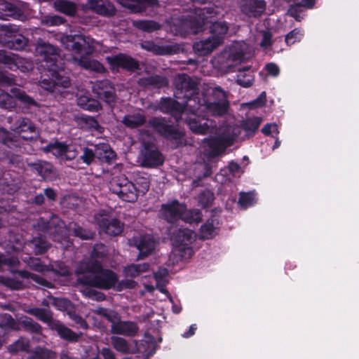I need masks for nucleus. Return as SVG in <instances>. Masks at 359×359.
I'll use <instances>...</instances> for the list:
<instances>
[{
    "instance_id": "obj_1",
    "label": "nucleus",
    "mask_w": 359,
    "mask_h": 359,
    "mask_svg": "<svg viewBox=\"0 0 359 359\" xmlns=\"http://www.w3.org/2000/svg\"><path fill=\"white\" fill-rule=\"evenodd\" d=\"M189 10L187 15H183L177 18L180 26L179 31L197 33L203 29L205 24L210 22V36L215 41H219L220 45L222 44L229 27L225 21L212 22L209 20L217 15L215 8L212 6L196 7L192 5Z\"/></svg>"
},
{
    "instance_id": "obj_2",
    "label": "nucleus",
    "mask_w": 359,
    "mask_h": 359,
    "mask_svg": "<svg viewBox=\"0 0 359 359\" xmlns=\"http://www.w3.org/2000/svg\"><path fill=\"white\" fill-rule=\"evenodd\" d=\"M41 55L43 57L41 66L46 69L39 81L42 88L50 92H56L57 88H69L71 81L65 75L64 62L60 58L59 48L49 43H44L39 48Z\"/></svg>"
},
{
    "instance_id": "obj_3",
    "label": "nucleus",
    "mask_w": 359,
    "mask_h": 359,
    "mask_svg": "<svg viewBox=\"0 0 359 359\" xmlns=\"http://www.w3.org/2000/svg\"><path fill=\"white\" fill-rule=\"evenodd\" d=\"M79 284L100 290L114 288L118 282V275L111 269H104L100 263L83 264L75 270Z\"/></svg>"
},
{
    "instance_id": "obj_4",
    "label": "nucleus",
    "mask_w": 359,
    "mask_h": 359,
    "mask_svg": "<svg viewBox=\"0 0 359 359\" xmlns=\"http://www.w3.org/2000/svg\"><path fill=\"white\" fill-rule=\"evenodd\" d=\"M194 109H201L213 116H223L228 113L230 102L227 93L220 86L210 88L207 93H201Z\"/></svg>"
},
{
    "instance_id": "obj_5",
    "label": "nucleus",
    "mask_w": 359,
    "mask_h": 359,
    "mask_svg": "<svg viewBox=\"0 0 359 359\" xmlns=\"http://www.w3.org/2000/svg\"><path fill=\"white\" fill-rule=\"evenodd\" d=\"M90 38L81 34L65 35L61 38L64 48L72 53L80 56V63L86 69L101 72L103 65L97 61H86L84 56H88L93 52V46L90 43Z\"/></svg>"
},
{
    "instance_id": "obj_6",
    "label": "nucleus",
    "mask_w": 359,
    "mask_h": 359,
    "mask_svg": "<svg viewBox=\"0 0 359 359\" xmlns=\"http://www.w3.org/2000/svg\"><path fill=\"white\" fill-rule=\"evenodd\" d=\"M158 214L161 219L170 224H174L180 219H184L190 224L198 222L201 219L198 210L187 211V205L177 199L163 203Z\"/></svg>"
},
{
    "instance_id": "obj_7",
    "label": "nucleus",
    "mask_w": 359,
    "mask_h": 359,
    "mask_svg": "<svg viewBox=\"0 0 359 359\" xmlns=\"http://www.w3.org/2000/svg\"><path fill=\"white\" fill-rule=\"evenodd\" d=\"M62 225V220L57 215L51 214L48 219L39 217L36 226L39 231L48 234L53 241L58 243V247L68 250L73 245V242L64 234Z\"/></svg>"
},
{
    "instance_id": "obj_8",
    "label": "nucleus",
    "mask_w": 359,
    "mask_h": 359,
    "mask_svg": "<svg viewBox=\"0 0 359 359\" xmlns=\"http://www.w3.org/2000/svg\"><path fill=\"white\" fill-rule=\"evenodd\" d=\"M175 90L174 95L177 99L184 100L187 107L196 109L198 100L201 96L198 83L187 74H179L175 78Z\"/></svg>"
},
{
    "instance_id": "obj_9",
    "label": "nucleus",
    "mask_w": 359,
    "mask_h": 359,
    "mask_svg": "<svg viewBox=\"0 0 359 359\" xmlns=\"http://www.w3.org/2000/svg\"><path fill=\"white\" fill-rule=\"evenodd\" d=\"M196 236L194 231L187 228H180L171 233L172 253L178 259H187L192 256L194 250L191 245L195 241Z\"/></svg>"
},
{
    "instance_id": "obj_10",
    "label": "nucleus",
    "mask_w": 359,
    "mask_h": 359,
    "mask_svg": "<svg viewBox=\"0 0 359 359\" xmlns=\"http://www.w3.org/2000/svg\"><path fill=\"white\" fill-rule=\"evenodd\" d=\"M148 125L157 134L168 140L181 141L184 137V133L176 126L169 123L165 117L154 116L148 121Z\"/></svg>"
},
{
    "instance_id": "obj_11",
    "label": "nucleus",
    "mask_w": 359,
    "mask_h": 359,
    "mask_svg": "<svg viewBox=\"0 0 359 359\" xmlns=\"http://www.w3.org/2000/svg\"><path fill=\"white\" fill-rule=\"evenodd\" d=\"M110 189L120 199L128 203H134L138 198L136 185L125 175L113 178Z\"/></svg>"
},
{
    "instance_id": "obj_12",
    "label": "nucleus",
    "mask_w": 359,
    "mask_h": 359,
    "mask_svg": "<svg viewBox=\"0 0 359 359\" xmlns=\"http://www.w3.org/2000/svg\"><path fill=\"white\" fill-rule=\"evenodd\" d=\"M106 61L113 71L118 72V69H121L129 72H135L140 69L139 61L125 53L107 56Z\"/></svg>"
},
{
    "instance_id": "obj_13",
    "label": "nucleus",
    "mask_w": 359,
    "mask_h": 359,
    "mask_svg": "<svg viewBox=\"0 0 359 359\" xmlns=\"http://www.w3.org/2000/svg\"><path fill=\"white\" fill-rule=\"evenodd\" d=\"M93 92L97 98L104 101L110 107L116 103L117 96L114 84L108 79L97 81L93 86Z\"/></svg>"
},
{
    "instance_id": "obj_14",
    "label": "nucleus",
    "mask_w": 359,
    "mask_h": 359,
    "mask_svg": "<svg viewBox=\"0 0 359 359\" xmlns=\"http://www.w3.org/2000/svg\"><path fill=\"white\" fill-rule=\"evenodd\" d=\"M235 138L232 135H223L208 139L207 141V156L214 158L222 155L226 149L232 146Z\"/></svg>"
},
{
    "instance_id": "obj_15",
    "label": "nucleus",
    "mask_w": 359,
    "mask_h": 359,
    "mask_svg": "<svg viewBox=\"0 0 359 359\" xmlns=\"http://www.w3.org/2000/svg\"><path fill=\"white\" fill-rule=\"evenodd\" d=\"M186 112L189 114L186 118L189 129L195 134L205 135L209 130V125L204 112L201 109L193 111L191 107H187Z\"/></svg>"
},
{
    "instance_id": "obj_16",
    "label": "nucleus",
    "mask_w": 359,
    "mask_h": 359,
    "mask_svg": "<svg viewBox=\"0 0 359 359\" xmlns=\"http://www.w3.org/2000/svg\"><path fill=\"white\" fill-rule=\"evenodd\" d=\"M13 130L19 135L21 133H28L29 135H20L26 141H36L39 137V130L32 120L27 117H20L15 120Z\"/></svg>"
},
{
    "instance_id": "obj_17",
    "label": "nucleus",
    "mask_w": 359,
    "mask_h": 359,
    "mask_svg": "<svg viewBox=\"0 0 359 359\" xmlns=\"http://www.w3.org/2000/svg\"><path fill=\"white\" fill-rule=\"evenodd\" d=\"M156 109L172 116H181L187 111V104H181L170 97H162L158 102Z\"/></svg>"
},
{
    "instance_id": "obj_18",
    "label": "nucleus",
    "mask_w": 359,
    "mask_h": 359,
    "mask_svg": "<svg viewBox=\"0 0 359 359\" xmlns=\"http://www.w3.org/2000/svg\"><path fill=\"white\" fill-rule=\"evenodd\" d=\"M142 154V165L144 168H156L164 163L163 154L154 145L146 144Z\"/></svg>"
},
{
    "instance_id": "obj_19",
    "label": "nucleus",
    "mask_w": 359,
    "mask_h": 359,
    "mask_svg": "<svg viewBox=\"0 0 359 359\" xmlns=\"http://www.w3.org/2000/svg\"><path fill=\"white\" fill-rule=\"evenodd\" d=\"M264 0H241V11L248 18H259L265 11Z\"/></svg>"
},
{
    "instance_id": "obj_20",
    "label": "nucleus",
    "mask_w": 359,
    "mask_h": 359,
    "mask_svg": "<svg viewBox=\"0 0 359 359\" xmlns=\"http://www.w3.org/2000/svg\"><path fill=\"white\" fill-rule=\"evenodd\" d=\"M27 165L34 173L46 181H52L55 177L56 170L53 165L48 161L38 160Z\"/></svg>"
},
{
    "instance_id": "obj_21",
    "label": "nucleus",
    "mask_w": 359,
    "mask_h": 359,
    "mask_svg": "<svg viewBox=\"0 0 359 359\" xmlns=\"http://www.w3.org/2000/svg\"><path fill=\"white\" fill-rule=\"evenodd\" d=\"M156 242L154 237L149 234L140 236L135 241V246L139 250L137 260L143 259L149 256L155 248Z\"/></svg>"
},
{
    "instance_id": "obj_22",
    "label": "nucleus",
    "mask_w": 359,
    "mask_h": 359,
    "mask_svg": "<svg viewBox=\"0 0 359 359\" xmlns=\"http://www.w3.org/2000/svg\"><path fill=\"white\" fill-rule=\"evenodd\" d=\"M88 4L93 12L102 16L112 17L116 12L114 4L108 0H88Z\"/></svg>"
},
{
    "instance_id": "obj_23",
    "label": "nucleus",
    "mask_w": 359,
    "mask_h": 359,
    "mask_svg": "<svg viewBox=\"0 0 359 359\" xmlns=\"http://www.w3.org/2000/svg\"><path fill=\"white\" fill-rule=\"evenodd\" d=\"M23 140L20 135L15 134L3 127L0 128V143L8 148L18 150L22 147Z\"/></svg>"
},
{
    "instance_id": "obj_24",
    "label": "nucleus",
    "mask_w": 359,
    "mask_h": 359,
    "mask_svg": "<svg viewBox=\"0 0 359 359\" xmlns=\"http://www.w3.org/2000/svg\"><path fill=\"white\" fill-rule=\"evenodd\" d=\"M108 254L107 247L103 243H95L90 254V257L80 262L76 269H79L83 264L90 263H100L102 265V262L107 257Z\"/></svg>"
},
{
    "instance_id": "obj_25",
    "label": "nucleus",
    "mask_w": 359,
    "mask_h": 359,
    "mask_svg": "<svg viewBox=\"0 0 359 359\" xmlns=\"http://www.w3.org/2000/svg\"><path fill=\"white\" fill-rule=\"evenodd\" d=\"M50 329L55 331L60 338L69 343H76L79 341L81 335V333L77 334L74 332L72 330L65 326L58 320L53 323L52 327Z\"/></svg>"
},
{
    "instance_id": "obj_26",
    "label": "nucleus",
    "mask_w": 359,
    "mask_h": 359,
    "mask_svg": "<svg viewBox=\"0 0 359 359\" xmlns=\"http://www.w3.org/2000/svg\"><path fill=\"white\" fill-rule=\"evenodd\" d=\"M113 334H122L127 337H135L139 330L137 324L129 320H119L116 324L111 326Z\"/></svg>"
},
{
    "instance_id": "obj_27",
    "label": "nucleus",
    "mask_w": 359,
    "mask_h": 359,
    "mask_svg": "<svg viewBox=\"0 0 359 359\" xmlns=\"http://www.w3.org/2000/svg\"><path fill=\"white\" fill-rule=\"evenodd\" d=\"M99 226L105 233L112 236L120 235L123 230V224L116 218H102Z\"/></svg>"
},
{
    "instance_id": "obj_28",
    "label": "nucleus",
    "mask_w": 359,
    "mask_h": 359,
    "mask_svg": "<svg viewBox=\"0 0 359 359\" xmlns=\"http://www.w3.org/2000/svg\"><path fill=\"white\" fill-rule=\"evenodd\" d=\"M23 15L20 8L6 0H0V19L8 20V18L19 19Z\"/></svg>"
},
{
    "instance_id": "obj_29",
    "label": "nucleus",
    "mask_w": 359,
    "mask_h": 359,
    "mask_svg": "<svg viewBox=\"0 0 359 359\" xmlns=\"http://www.w3.org/2000/svg\"><path fill=\"white\" fill-rule=\"evenodd\" d=\"M96 158L102 163L111 164L116 159V154L107 143L95 144Z\"/></svg>"
},
{
    "instance_id": "obj_30",
    "label": "nucleus",
    "mask_w": 359,
    "mask_h": 359,
    "mask_svg": "<svg viewBox=\"0 0 359 359\" xmlns=\"http://www.w3.org/2000/svg\"><path fill=\"white\" fill-rule=\"evenodd\" d=\"M68 229L72 236L83 241L93 240L96 236L94 231L85 228L77 222H70L68 224Z\"/></svg>"
},
{
    "instance_id": "obj_31",
    "label": "nucleus",
    "mask_w": 359,
    "mask_h": 359,
    "mask_svg": "<svg viewBox=\"0 0 359 359\" xmlns=\"http://www.w3.org/2000/svg\"><path fill=\"white\" fill-rule=\"evenodd\" d=\"M219 46H220L219 41H215L210 36L204 40L196 42L194 44V49L198 55L205 56L209 55Z\"/></svg>"
},
{
    "instance_id": "obj_32",
    "label": "nucleus",
    "mask_w": 359,
    "mask_h": 359,
    "mask_svg": "<svg viewBox=\"0 0 359 359\" xmlns=\"http://www.w3.org/2000/svg\"><path fill=\"white\" fill-rule=\"evenodd\" d=\"M262 122L261 117H248L241 121L240 127L245 132V137L249 139L255 136Z\"/></svg>"
},
{
    "instance_id": "obj_33",
    "label": "nucleus",
    "mask_w": 359,
    "mask_h": 359,
    "mask_svg": "<svg viewBox=\"0 0 359 359\" xmlns=\"http://www.w3.org/2000/svg\"><path fill=\"white\" fill-rule=\"evenodd\" d=\"M27 312L40 321L46 323L49 328L57 320L53 318V313L49 309L34 307L29 309Z\"/></svg>"
},
{
    "instance_id": "obj_34",
    "label": "nucleus",
    "mask_w": 359,
    "mask_h": 359,
    "mask_svg": "<svg viewBox=\"0 0 359 359\" xmlns=\"http://www.w3.org/2000/svg\"><path fill=\"white\" fill-rule=\"evenodd\" d=\"M216 219L214 217L209 218L205 224H203L199 231L200 238L207 240L213 238L218 234V229L215 226Z\"/></svg>"
},
{
    "instance_id": "obj_35",
    "label": "nucleus",
    "mask_w": 359,
    "mask_h": 359,
    "mask_svg": "<svg viewBox=\"0 0 359 359\" xmlns=\"http://www.w3.org/2000/svg\"><path fill=\"white\" fill-rule=\"evenodd\" d=\"M12 273L14 274H18L20 277L25 279L30 278L34 282H35L36 283L41 286L46 287L48 288L53 287V283L51 282L48 281L41 275L33 273L26 270H13Z\"/></svg>"
},
{
    "instance_id": "obj_36",
    "label": "nucleus",
    "mask_w": 359,
    "mask_h": 359,
    "mask_svg": "<svg viewBox=\"0 0 359 359\" xmlns=\"http://www.w3.org/2000/svg\"><path fill=\"white\" fill-rule=\"evenodd\" d=\"M121 122L126 127L135 129L144 125L146 123V116L141 113L126 114L123 116Z\"/></svg>"
},
{
    "instance_id": "obj_37",
    "label": "nucleus",
    "mask_w": 359,
    "mask_h": 359,
    "mask_svg": "<svg viewBox=\"0 0 359 359\" xmlns=\"http://www.w3.org/2000/svg\"><path fill=\"white\" fill-rule=\"evenodd\" d=\"M133 25L142 32L152 33L161 29V25L151 20H137L133 21Z\"/></svg>"
},
{
    "instance_id": "obj_38",
    "label": "nucleus",
    "mask_w": 359,
    "mask_h": 359,
    "mask_svg": "<svg viewBox=\"0 0 359 359\" xmlns=\"http://www.w3.org/2000/svg\"><path fill=\"white\" fill-rule=\"evenodd\" d=\"M78 105L83 109L89 111L97 112L102 109V105L100 102L88 96H80L77 99Z\"/></svg>"
},
{
    "instance_id": "obj_39",
    "label": "nucleus",
    "mask_w": 359,
    "mask_h": 359,
    "mask_svg": "<svg viewBox=\"0 0 359 359\" xmlns=\"http://www.w3.org/2000/svg\"><path fill=\"white\" fill-rule=\"evenodd\" d=\"M54 7L57 11L71 17L74 16L77 12L75 3L68 0H55Z\"/></svg>"
},
{
    "instance_id": "obj_40",
    "label": "nucleus",
    "mask_w": 359,
    "mask_h": 359,
    "mask_svg": "<svg viewBox=\"0 0 359 359\" xmlns=\"http://www.w3.org/2000/svg\"><path fill=\"white\" fill-rule=\"evenodd\" d=\"M250 67H245L238 70L239 74L237 75L236 83L243 88H248L252 86L254 81V75L250 72Z\"/></svg>"
},
{
    "instance_id": "obj_41",
    "label": "nucleus",
    "mask_w": 359,
    "mask_h": 359,
    "mask_svg": "<svg viewBox=\"0 0 359 359\" xmlns=\"http://www.w3.org/2000/svg\"><path fill=\"white\" fill-rule=\"evenodd\" d=\"M168 79L163 76L152 75L142 79V84L154 88H162L168 86Z\"/></svg>"
},
{
    "instance_id": "obj_42",
    "label": "nucleus",
    "mask_w": 359,
    "mask_h": 359,
    "mask_svg": "<svg viewBox=\"0 0 359 359\" xmlns=\"http://www.w3.org/2000/svg\"><path fill=\"white\" fill-rule=\"evenodd\" d=\"M13 96L17 99L25 107L31 109L38 107L37 102L31 96L27 95L24 90L15 88L13 90Z\"/></svg>"
},
{
    "instance_id": "obj_43",
    "label": "nucleus",
    "mask_w": 359,
    "mask_h": 359,
    "mask_svg": "<svg viewBox=\"0 0 359 359\" xmlns=\"http://www.w3.org/2000/svg\"><path fill=\"white\" fill-rule=\"evenodd\" d=\"M28 42V39L20 33L11 39H6L8 48L15 50H22L27 46Z\"/></svg>"
},
{
    "instance_id": "obj_44",
    "label": "nucleus",
    "mask_w": 359,
    "mask_h": 359,
    "mask_svg": "<svg viewBox=\"0 0 359 359\" xmlns=\"http://www.w3.org/2000/svg\"><path fill=\"white\" fill-rule=\"evenodd\" d=\"M111 343L113 348L118 352L123 354H128L130 353V344L128 341L121 337L112 336L111 337Z\"/></svg>"
},
{
    "instance_id": "obj_45",
    "label": "nucleus",
    "mask_w": 359,
    "mask_h": 359,
    "mask_svg": "<svg viewBox=\"0 0 359 359\" xmlns=\"http://www.w3.org/2000/svg\"><path fill=\"white\" fill-rule=\"evenodd\" d=\"M197 199L198 205L201 206V208H210L213 204L215 194L210 189H205L198 194Z\"/></svg>"
},
{
    "instance_id": "obj_46",
    "label": "nucleus",
    "mask_w": 359,
    "mask_h": 359,
    "mask_svg": "<svg viewBox=\"0 0 359 359\" xmlns=\"http://www.w3.org/2000/svg\"><path fill=\"white\" fill-rule=\"evenodd\" d=\"M31 243L35 255H37L46 253L50 247V244L47 241L46 238L42 236L34 238Z\"/></svg>"
},
{
    "instance_id": "obj_47",
    "label": "nucleus",
    "mask_w": 359,
    "mask_h": 359,
    "mask_svg": "<svg viewBox=\"0 0 359 359\" xmlns=\"http://www.w3.org/2000/svg\"><path fill=\"white\" fill-rule=\"evenodd\" d=\"M45 152H51L57 156H63L65 152L68 151V145L65 142L55 141L53 143H49L45 148Z\"/></svg>"
},
{
    "instance_id": "obj_48",
    "label": "nucleus",
    "mask_w": 359,
    "mask_h": 359,
    "mask_svg": "<svg viewBox=\"0 0 359 359\" xmlns=\"http://www.w3.org/2000/svg\"><path fill=\"white\" fill-rule=\"evenodd\" d=\"M15 56L16 55L14 54H10L4 50H0V64L11 70H15L18 68Z\"/></svg>"
},
{
    "instance_id": "obj_49",
    "label": "nucleus",
    "mask_w": 359,
    "mask_h": 359,
    "mask_svg": "<svg viewBox=\"0 0 359 359\" xmlns=\"http://www.w3.org/2000/svg\"><path fill=\"white\" fill-rule=\"evenodd\" d=\"M22 326L24 330L32 334H40L42 332V327L37 322L34 321V320L31 318L26 317L22 321Z\"/></svg>"
},
{
    "instance_id": "obj_50",
    "label": "nucleus",
    "mask_w": 359,
    "mask_h": 359,
    "mask_svg": "<svg viewBox=\"0 0 359 359\" xmlns=\"http://www.w3.org/2000/svg\"><path fill=\"white\" fill-rule=\"evenodd\" d=\"M29 348V341L28 339L20 338L12 344H10L8 349L12 354H15L21 351H28Z\"/></svg>"
},
{
    "instance_id": "obj_51",
    "label": "nucleus",
    "mask_w": 359,
    "mask_h": 359,
    "mask_svg": "<svg viewBox=\"0 0 359 359\" xmlns=\"http://www.w3.org/2000/svg\"><path fill=\"white\" fill-rule=\"evenodd\" d=\"M304 36V31L300 28H295L285 35V43L290 46L297 42L301 41Z\"/></svg>"
},
{
    "instance_id": "obj_52",
    "label": "nucleus",
    "mask_w": 359,
    "mask_h": 359,
    "mask_svg": "<svg viewBox=\"0 0 359 359\" xmlns=\"http://www.w3.org/2000/svg\"><path fill=\"white\" fill-rule=\"evenodd\" d=\"M83 154L79 156V159L86 165H90L96 158V148L92 149L88 147L82 148Z\"/></svg>"
},
{
    "instance_id": "obj_53",
    "label": "nucleus",
    "mask_w": 359,
    "mask_h": 359,
    "mask_svg": "<svg viewBox=\"0 0 359 359\" xmlns=\"http://www.w3.org/2000/svg\"><path fill=\"white\" fill-rule=\"evenodd\" d=\"M55 354L46 348H36L27 359H54Z\"/></svg>"
},
{
    "instance_id": "obj_54",
    "label": "nucleus",
    "mask_w": 359,
    "mask_h": 359,
    "mask_svg": "<svg viewBox=\"0 0 359 359\" xmlns=\"http://www.w3.org/2000/svg\"><path fill=\"white\" fill-rule=\"evenodd\" d=\"M0 32L7 38L11 39L19 33V27L16 25L6 23L0 25Z\"/></svg>"
},
{
    "instance_id": "obj_55",
    "label": "nucleus",
    "mask_w": 359,
    "mask_h": 359,
    "mask_svg": "<svg viewBox=\"0 0 359 359\" xmlns=\"http://www.w3.org/2000/svg\"><path fill=\"white\" fill-rule=\"evenodd\" d=\"M15 107V102L13 96L5 92H0V108L11 109Z\"/></svg>"
},
{
    "instance_id": "obj_56",
    "label": "nucleus",
    "mask_w": 359,
    "mask_h": 359,
    "mask_svg": "<svg viewBox=\"0 0 359 359\" xmlns=\"http://www.w3.org/2000/svg\"><path fill=\"white\" fill-rule=\"evenodd\" d=\"M97 314L103 316L106 320L111 323V325L116 324L118 321L121 320L118 313L114 311H109L104 308H100L97 311Z\"/></svg>"
},
{
    "instance_id": "obj_57",
    "label": "nucleus",
    "mask_w": 359,
    "mask_h": 359,
    "mask_svg": "<svg viewBox=\"0 0 359 359\" xmlns=\"http://www.w3.org/2000/svg\"><path fill=\"white\" fill-rule=\"evenodd\" d=\"M153 53L157 55H170L176 53V47L172 45L155 44Z\"/></svg>"
},
{
    "instance_id": "obj_58",
    "label": "nucleus",
    "mask_w": 359,
    "mask_h": 359,
    "mask_svg": "<svg viewBox=\"0 0 359 359\" xmlns=\"http://www.w3.org/2000/svg\"><path fill=\"white\" fill-rule=\"evenodd\" d=\"M52 305L57 310L65 311L72 306V302L66 298L52 297Z\"/></svg>"
},
{
    "instance_id": "obj_59",
    "label": "nucleus",
    "mask_w": 359,
    "mask_h": 359,
    "mask_svg": "<svg viewBox=\"0 0 359 359\" xmlns=\"http://www.w3.org/2000/svg\"><path fill=\"white\" fill-rule=\"evenodd\" d=\"M82 293L86 297L97 302H102L106 299V295L103 292L93 288L84 289Z\"/></svg>"
},
{
    "instance_id": "obj_60",
    "label": "nucleus",
    "mask_w": 359,
    "mask_h": 359,
    "mask_svg": "<svg viewBox=\"0 0 359 359\" xmlns=\"http://www.w3.org/2000/svg\"><path fill=\"white\" fill-rule=\"evenodd\" d=\"M2 283L6 287L13 290H20L24 289V283L22 281L13 278H4Z\"/></svg>"
},
{
    "instance_id": "obj_61",
    "label": "nucleus",
    "mask_w": 359,
    "mask_h": 359,
    "mask_svg": "<svg viewBox=\"0 0 359 359\" xmlns=\"http://www.w3.org/2000/svg\"><path fill=\"white\" fill-rule=\"evenodd\" d=\"M136 189L137 191V197L140 194L144 195L149 189V181L147 178L141 177L135 179Z\"/></svg>"
},
{
    "instance_id": "obj_62",
    "label": "nucleus",
    "mask_w": 359,
    "mask_h": 359,
    "mask_svg": "<svg viewBox=\"0 0 359 359\" xmlns=\"http://www.w3.org/2000/svg\"><path fill=\"white\" fill-rule=\"evenodd\" d=\"M255 200V195L252 192H241L240 193L238 203L243 208H247L253 205Z\"/></svg>"
},
{
    "instance_id": "obj_63",
    "label": "nucleus",
    "mask_w": 359,
    "mask_h": 359,
    "mask_svg": "<svg viewBox=\"0 0 359 359\" xmlns=\"http://www.w3.org/2000/svg\"><path fill=\"white\" fill-rule=\"evenodd\" d=\"M136 285L137 282L135 280L130 279H124L121 280V281L118 280L114 288H115L117 292H121L126 289H133L136 287Z\"/></svg>"
},
{
    "instance_id": "obj_64",
    "label": "nucleus",
    "mask_w": 359,
    "mask_h": 359,
    "mask_svg": "<svg viewBox=\"0 0 359 359\" xmlns=\"http://www.w3.org/2000/svg\"><path fill=\"white\" fill-rule=\"evenodd\" d=\"M303 6L299 4L291 5L287 11L289 15L293 17L297 21L301 20L300 13L303 11Z\"/></svg>"
}]
</instances>
